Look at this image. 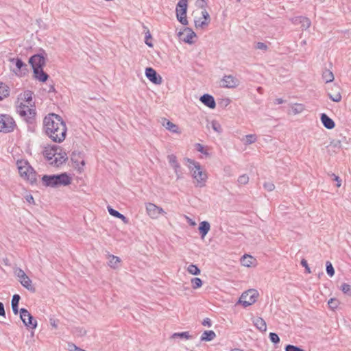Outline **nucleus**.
I'll return each instance as SVG.
<instances>
[{
    "mask_svg": "<svg viewBox=\"0 0 351 351\" xmlns=\"http://www.w3.org/2000/svg\"><path fill=\"white\" fill-rule=\"evenodd\" d=\"M43 128L46 134L54 142H62L66 135L67 128L62 117L55 113L44 118Z\"/></svg>",
    "mask_w": 351,
    "mask_h": 351,
    "instance_id": "nucleus-1",
    "label": "nucleus"
},
{
    "mask_svg": "<svg viewBox=\"0 0 351 351\" xmlns=\"http://www.w3.org/2000/svg\"><path fill=\"white\" fill-rule=\"evenodd\" d=\"M43 184L46 187L58 188L68 186L71 182V178L66 173L44 175L42 178Z\"/></svg>",
    "mask_w": 351,
    "mask_h": 351,
    "instance_id": "nucleus-2",
    "label": "nucleus"
},
{
    "mask_svg": "<svg viewBox=\"0 0 351 351\" xmlns=\"http://www.w3.org/2000/svg\"><path fill=\"white\" fill-rule=\"evenodd\" d=\"M187 162H189V168L191 171L192 177L197 182L196 186L199 187L204 186L207 179V175L206 172L202 171L200 164L189 158L187 159Z\"/></svg>",
    "mask_w": 351,
    "mask_h": 351,
    "instance_id": "nucleus-3",
    "label": "nucleus"
},
{
    "mask_svg": "<svg viewBox=\"0 0 351 351\" xmlns=\"http://www.w3.org/2000/svg\"><path fill=\"white\" fill-rule=\"evenodd\" d=\"M17 167L21 177L29 182L31 184L36 182V173L26 160H18Z\"/></svg>",
    "mask_w": 351,
    "mask_h": 351,
    "instance_id": "nucleus-4",
    "label": "nucleus"
},
{
    "mask_svg": "<svg viewBox=\"0 0 351 351\" xmlns=\"http://www.w3.org/2000/svg\"><path fill=\"white\" fill-rule=\"evenodd\" d=\"M17 112L27 123H34L36 114L34 106L29 108V106L21 103L17 108Z\"/></svg>",
    "mask_w": 351,
    "mask_h": 351,
    "instance_id": "nucleus-5",
    "label": "nucleus"
},
{
    "mask_svg": "<svg viewBox=\"0 0 351 351\" xmlns=\"http://www.w3.org/2000/svg\"><path fill=\"white\" fill-rule=\"evenodd\" d=\"M195 14L194 23L196 29H204L208 26L210 22V17L209 13L206 9H204L200 12V16H197V12H195Z\"/></svg>",
    "mask_w": 351,
    "mask_h": 351,
    "instance_id": "nucleus-6",
    "label": "nucleus"
},
{
    "mask_svg": "<svg viewBox=\"0 0 351 351\" xmlns=\"http://www.w3.org/2000/svg\"><path fill=\"white\" fill-rule=\"evenodd\" d=\"M258 293L255 289H250L244 292L239 300V302L244 307H247L256 302Z\"/></svg>",
    "mask_w": 351,
    "mask_h": 351,
    "instance_id": "nucleus-7",
    "label": "nucleus"
},
{
    "mask_svg": "<svg viewBox=\"0 0 351 351\" xmlns=\"http://www.w3.org/2000/svg\"><path fill=\"white\" fill-rule=\"evenodd\" d=\"M16 126V124L11 116L3 114L2 120L0 123V132H12L14 131Z\"/></svg>",
    "mask_w": 351,
    "mask_h": 351,
    "instance_id": "nucleus-8",
    "label": "nucleus"
},
{
    "mask_svg": "<svg viewBox=\"0 0 351 351\" xmlns=\"http://www.w3.org/2000/svg\"><path fill=\"white\" fill-rule=\"evenodd\" d=\"M20 317L24 325L28 328L35 329L36 328L37 321L26 308H21Z\"/></svg>",
    "mask_w": 351,
    "mask_h": 351,
    "instance_id": "nucleus-9",
    "label": "nucleus"
},
{
    "mask_svg": "<svg viewBox=\"0 0 351 351\" xmlns=\"http://www.w3.org/2000/svg\"><path fill=\"white\" fill-rule=\"evenodd\" d=\"M45 52L43 50V53H37L32 56L29 60V63L31 64L33 71L43 69L45 65Z\"/></svg>",
    "mask_w": 351,
    "mask_h": 351,
    "instance_id": "nucleus-10",
    "label": "nucleus"
},
{
    "mask_svg": "<svg viewBox=\"0 0 351 351\" xmlns=\"http://www.w3.org/2000/svg\"><path fill=\"white\" fill-rule=\"evenodd\" d=\"M341 91V87L337 84H333L327 88L328 96L335 102L341 101L342 98Z\"/></svg>",
    "mask_w": 351,
    "mask_h": 351,
    "instance_id": "nucleus-11",
    "label": "nucleus"
},
{
    "mask_svg": "<svg viewBox=\"0 0 351 351\" xmlns=\"http://www.w3.org/2000/svg\"><path fill=\"white\" fill-rule=\"evenodd\" d=\"M17 276L19 278V281H20L21 284L25 288H26L27 290H29L32 292L36 291L35 287L32 285V280L26 275V274L25 273V271L23 269H18Z\"/></svg>",
    "mask_w": 351,
    "mask_h": 351,
    "instance_id": "nucleus-12",
    "label": "nucleus"
},
{
    "mask_svg": "<svg viewBox=\"0 0 351 351\" xmlns=\"http://www.w3.org/2000/svg\"><path fill=\"white\" fill-rule=\"evenodd\" d=\"M146 210L147 215L152 219H158L160 215L165 213L162 208L157 206L153 203H147L146 204Z\"/></svg>",
    "mask_w": 351,
    "mask_h": 351,
    "instance_id": "nucleus-13",
    "label": "nucleus"
},
{
    "mask_svg": "<svg viewBox=\"0 0 351 351\" xmlns=\"http://www.w3.org/2000/svg\"><path fill=\"white\" fill-rule=\"evenodd\" d=\"M145 76L149 81L157 85L160 84L162 82L161 76L152 67L146 68Z\"/></svg>",
    "mask_w": 351,
    "mask_h": 351,
    "instance_id": "nucleus-14",
    "label": "nucleus"
},
{
    "mask_svg": "<svg viewBox=\"0 0 351 351\" xmlns=\"http://www.w3.org/2000/svg\"><path fill=\"white\" fill-rule=\"evenodd\" d=\"M10 61L15 64L16 67V70H14V72L17 75H24L27 71V64H25L21 59L20 58H12Z\"/></svg>",
    "mask_w": 351,
    "mask_h": 351,
    "instance_id": "nucleus-15",
    "label": "nucleus"
},
{
    "mask_svg": "<svg viewBox=\"0 0 351 351\" xmlns=\"http://www.w3.org/2000/svg\"><path fill=\"white\" fill-rule=\"evenodd\" d=\"M58 151H61V147L57 145H53L51 147L45 148L43 154L48 161H51L57 156Z\"/></svg>",
    "mask_w": 351,
    "mask_h": 351,
    "instance_id": "nucleus-16",
    "label": "nucleus"
},
{
    "mask_svg": "<svg viewBox=\"0 0 351 351\" xmlns=\"http://www.w3.org/2000/svg\"><path fill=\"white\" fill-rule=\"evenodd\" d=\"M222 86L226 88H234L238 85V80L232 75H225L222 79Z\"/></svg>",
    "mask_w": 351,
    "mask_h": 351,
    "instance_id": "nucleus-17",
    "label": "nucleus"
},
{
    "mask_svg": "<svg viewBox=\"0 0 351 351\" xmlns=\"http://www.w3.org/2000/svg\"><path fill=\"white\" fill-rule=\"evenodd\" d=\"M67 159V154L65 152H62V150L58 151L57 156H56L55 158L50 162V164L58 167L65 162Z\"/></svg>",
    "mask_w": 351,
    "mask_h": 351,
    "instance_id": "nucleus-18",
    "label": "nucleus"
},
{
    "mask_svg": "<svg viewBox=\"0 0 351 351\" xmlns=\"http://www.w3.org/2000/svg\"><path fill=\"white\" fill-rule=\"evenodd\" d=\"M200 101L208 108L213 109L216 106L214 97L208 94H204L200 97Z\"/></svg>",
    "mask_w": 351,
    "mask_h": 351,
    "instance_id": "nucleus-19",
    "label": "nucleus"
},
{
    "mask_svg": "<svg viewBox=\"0 0 351 351\" xmlns=\"http://www.w3.org/2000/svg\"><path fill=\"white\" fill-rule=\"evenodd\" d=\"M320 119L323 125L326 128L331 130L335 128V123L334 121L332 119H330L327 114L322 113L321 114Z\"/></svg>",
    "mask_w": 351,
    "mask_h": 351,
    "instance_id": "nucleus-20",
    "label": "nucleus"
},
{
    "mask_svg": "<svg viewBox=\"0 0 351 351\" xmlns=\"http://www.w3.org/2000/svg\"><path fill=\"white\" fill-rule=\"evenodd\" d=\"M252 322L256 328L261 332H265L267 330L266 322L262 317H255L253 319Z\"/></svg>",
    "mask_w": 351,
    "mask_h": 351,
    "instance_id": "nucleus-21",
    "label": "nucleus"
},
{
    "mask_svg": "<svg viewBox=\"0 0 351 351\" xmlns=\"http://www.w3.org/2000/svg\"><path fill=\"white\" fill-rule=\"evenodd\" d=\"M210 228V223L206 221H202L199 223L198 229L202 239H204L205 237V236L209 232Z\"/></svg>",
    "mask_w": 351,
    "mask_h": 351,
    "instance_id": "nucleus-22",
    "label": "nucleus"
},
{
    "mask_svg": "<svg viewBox=\"0 0 351 351\" xmlns=\"http://www.w3.org/2000/svg\"><path fill=\"white\" fill-rule=\"evenodd\" d=\"M161 123L168 130H169L172 132H174V133L178 132V125H176L173 123L171 122L168 119H167L165 118L162 119Z\"/></svg>",
    "mask_w": 351,
    "mask_h": 351,
    "instance_id": "nucleus-23",
    "label": "nucleus"
},
{
    "mask_svg": "<svg viewBox=\"0 0 351 351\" xmlns=\"http://www.w3.org/2000/svg\"><path fill=\"white\" fill-rule=\"evenodd\" d=\"M34 77L40 82H45L47 80L49 75L44 72L43 68L34 71Z\"/></svg>",
    "mask_w": 351,
    "mask_h": 351,
    "instance_id": "nucleus-24",
    "label": "nucleus"
},
{
    "mask_svg": "<svg viewBox=\"0 0 351 351\" xmlns=\"http://www.w3.org/2000/svg\"><path fill=\"white\" fill-rule=\"evenodd\" d=\"M186 11L187 10H179L178 8H176V15L178 21L184 25L188 24V21L186 19Z\"/></svg>",
    "mask_w": 351,
    "mask_h": 351,
    "instance_id": "nucleus-25",
    "label": "nucleus"
},
{
    "mask_svg": "<svg viewBox=\"0 0 351 351\" xmlns=\"http://www.w3.org/2000/svg\"><path fill=\"white\" fill-rule=\"evenodd\" d=\"M296 23L301 24V26L303 29H306L311 26V21L309 19L305 16H298L295 19Z\"/></svg>",
    "mask_w": 351,
    "mask_h": 351,
    "instance_id": "nucleus-26",
    "label": "nucleus"
},
{
    "mask_svg": "<svg viewBox=\"0 0 351 351\" xmlns=\"http://www.w3.org/2000/svg\"><path fill=\"white\" fill-rule=\"evenodd\" d=\"M20 299H21V297L18 294H14L12 296L11 305H12V311L14 315H17L19 313V303Z\"/></svg>",
    "mask_w": 351,
    "mask_h": 351,
    "instance_id": "nucleus-27",
    "label": "nucleus"
},
{
    "mask_svg": "<svg viewBox=\"0 0 351 351\" xmlns=\"http://www.w3.org/2000/svg\"><path fill=\"white\" fill-rule=\"evenodd\" d=\"M184 32L186 33V37L183 38V40L189 44L193 43V40L192 39L196 37L195 33L189 27L185 28Z\"/></svg>",
    "mask_w": 351,
    "mask_h": 351,
    "instance_id": "nucleus-28",
    "label": "nucleus"
},
{
    "mask_svg": "<svg viewBox=\"0 0 351 351\" xmlns=\"http://www.w3.org/2000/svg\"><path fill=\"white\" fill-rule=\"evenodd\" d=\"M216 335L213 330H206L201 336V341H210L215 339Z\"/></svg>",
    "mask_w": 351,
    "mask_h": 351,
    "instance_id": "nucleus-29",
    "label": "nucleus"
},
{
    "mask_svg": "<svg viewBox=\"0 0 351 351\" xmlns=\"http://www.w3.org/2000/svg\"><path fill=\"white\" fill-rule=\"evenodd\" d=\"M322 79L326 82H332L334 80V75L332 71L325 69L322 73Z\"/></svg>",
    "mask_w": 351,
    "mask_h": 351,
    "instance_id": "nucleus-30",
    "label": "nucleus"
},
{
    "mask_svg": "<svg viewBox=\"0 0 351 351\" xmlns=\"http://www.w3.org/2000/svg\"><path fill=\"white\" fill-rule=\"evenodd\" d=\"M254 258L250 255H244L241 259L242 265L245 267H250L253 263Z\"/></svg>",
    "mask_w": 351,
    "mask_h": 351,
    "instance_id": "nucleus-31",
    "label": "nucleus"
},
{
    "mask_svg": "<svg viewBox=\"0 0 351 351\" xmlns=\"http://www.w3.org/2000/svg\"><path fill=\"white\" fill-rule=\"evenodd\" d=\"M9 88L7 85L0 82V100L9 95Z\"/></svg>",
    "mask_w": 351,
    "mask_h": 351,
    "instance_id": "nucleus-32",
    "label": "nucleus"
},
{
    "mask_svg": "<svg viewBox=\"0 0 351 351\" xmlns=\"http://www.w3.org/2000/svg\"><path fill=\"white\" fill-rule=\"evenodd\" d=\"M121 259L118 256L110 255L109 257V266L114 269L118 267V264L120 263Z\"/></svg>",
    "mask_w": 351,
    "mask_h": 351,
    "instance_id": "nucleus-33",
    "label": "nucleus"
},
{
    "mask_svg": "<svg viewBox=\"0 0 351 351\" xmlns=\"http://www.w3.org/2000/svg\"><path fill=\"white\" fill-rule=\"evenodd\" d=\"M167 159L169 163L172 167L180 168V165L177 160V158L174 154L168 155Z\"/></svg>",
    "mask_w": 351,
    "mask_h": 351,
    "instance_id": "nucleus-34",
    "label": "nucleus"
},
{
    "mask_svg": "<svg viewBox=\"0 0 351 351\" xmlns=\"http://www.w3.org/2000/svg\"><path fill=\"white\" fill-rule=\"evenodd\" d=\"M172 338H181V339H189L191 337V336L189 335V332H175L171 336Z\"/></svg>",
    "mask_w": 351,
    "mask_h": 351,
    "instance_id": "nucleus-35",
    "label": "nucleus"
},
{
    "mask_svg": "<svg viewBox=\"0 0 351 351\" xmlns=\"http://www.w3.org/2000/svg\"><path fill=\"white\" fill-rule=\"evenodd\" d=\"M187 271L193 275H199L201 271L197 265L191 264L187 268Z\"/></svg>",
    "mask_w": 351,
    "mask_h": 351,
    "instance_id": "nucleus-36",
    "label": "nucleus"
},
{
    "mask_svg": "<svg viewBox=\"0 0 351 351\" xmlns=\"http://www.w3.org/2000/svg\"><path fill=\"white\" fill-rule=\"evenodd\" d=\"M257 138L255 134H247L245 136V144L250 145L256 141Z\"/></svg>",
    "mask_w": 351,
    "mask_h": 351,
    "instance_id": "nucleus-37",
    "label": "nucleus"
},
{
    "mask_svg": "<svg viewBox=\"0 0 351 351\" xmlns=\"http://www.w3.org/2000/svg\"><path fill=\"white\" fill-rule=\"evenodd\" d=\"M192 287L194 289L199 288L202 285V281L199 278H193L191 279Z\"/></svg>",
    "mask_w": 351,
    "mask_h": 351,
    "instance_id": "nucleus-38",
    "label": "nucleus"
},
{
    "mask_svg": "<svg viewBox=\"0 0 351 351\" xmlns=\"http://www.w3.org/2000/svg\"><path fill=\"white\" fill-rule=\"evenodd\" d=\"M293 112L296 114L302 112L304 108L302 104H295L291 107Z\"/></svg>",
    "mask_w": 351,
    "mask_h": 351,
    "instance_id": "nucleus-39",
    "label": "nucleus"
},
{
    "mask_svg": "<svg viewBox=\"0 0 351 351\" xmlns=\"http://www.w3.org/2000/svg\"><path fill=\"white\" fill-rule=\"evenodd\" d=\"M326 272L328 275L330 277L333 276L335 274V269L330 261H327L326 263Z\"/></svg>",
    "mask_w": 351,
    "mask_h": 351,
    "instance_id": "nucleus-40",
    "label": "nucleus"
},
{
    "mask_svg": "<svg viewBox=\"0 0 351 351\" xmlns=\"http://www.w3.org/2000/svg\"><path fill=\"white\" fill-rule=\"evenodd\" d=\"M341 290L343 293L348 295H351V285L346 283H343L341 286Z\"/></svg>",
    "mask_w": 351,
    "mask_h": 351,
    "instance_id": "nucleus-41",
    "label": "nucleus"
},
{
    "mask_svg": "<svg viewBox=\"0 0 351 351\" xmlns=\"http://www.w3.org/2000/svg\"><path fill=\"white\" fill-rule=\"evenodd\" d=\"M238 183L240 185H245L249 182V177L247 174H243L238 178Z\"/></svg>",
    "mask_w": 351,
    "mask_h": 351,
    "instance_id": "nucleus-42",
    "label": "nucleus"
},
{
    "mask_svg": "<svg viewBox=\"0 0 351 351\" xmlns=\"http://www.w3.org/2000/svg\"><path fill=\"white\" fill-rule=\"evenodd\" d=\"M23 99L28 103V104H31V102L32 101V92L27 90L25 91L23 94Z\"/></svg>",
    "mask_w": 351,
    "mask_h": 351,
    "instance_id": "nucleus-43",
    "label": "nucleus"
},
{
    "mask_svg": "<svg viewBox=\"0 0 351 351\" xmlns=\"http://www.w3.org/2000/svg\"><path fill=\"white\" fill-rule=\"evenodd\" d=\"M187 1L188 0H180L177 4L176 8L179 10H187Z\"/></svg>",
    "mask_w": 351,
    "mask_h": 351,
    "instance_id": "nucleus-44",
    "label": "nucleus"
},
{
    "mask_svg": "<svg viewBox=\"0 0 351 351\" xmlns=\"http://www.w3.org/2000/svg\"><path fill=\"white\" fill-rule=\"evenodd\" d=\"M329 146L335 149H340L341 147V141L333 140L330 142Z\"/></svg>",
    "mask_w": 351,
    "mask_h": 351,
    "instance_id": "nucleus-45",
    "label": "nucleus"
},
{
    "mask_svg": "<svg viewBox=\"0 0 351 351\" xmlns=\"http://www.w3.org/2000/svg\"><path fill=\"white\" fill-rule=\"evenodd\" d=\"M263 187L267 191H273L275 189V185L272 182H265L263 184Z\"/></svg>",
    "mask_w": 351,
    "mask_h": 351,
    "instance_id": "nucleus-46",
    "label": "nucleus"
},
{
    "mask_svg": "<svg viewBox=\"0 0 351 351\" xmlns=\"http://www.w3.org/2000/svg\"><path fill=\"white\" fill-rule=\"evenodd\" d=\"M285 350V351H305L304 350H303L298 346L291 345V344L286 346Z\"/></svg>",
    "mask_w": 351,
    "mask_h": 351,
    "instance_id": "nucleus-47",
    "label": "nucleus"
},
{
    "mask_svg": "<svg viewBox=\"0 0 351 351\" xmlns=\"http://www.w3.org/2000/svg\"><path fill=\"white\" fill-rule=\"evenodd\" d=\"M269 339L271 342L274 343H278L280 342V337L275 332H270L269 333Z\"/></svg>",
    "mask_w": 351,
    "mask_h": 351,
    "instance_id": "nucleus-48",
    "label": "nucleus"
},
{
    "mask_svg": "<svg viewBox=\"0 0 351 351\" xmlns=\"http://www.w3.org/2000/svg\"><path fill=\"white\" fill-rule=\"evenodd\" d=\"M49 323L52 328H53L54 329H57L58 327L59 320L54 317H50Z\"/></svg>",
    "mask_w": 351,
    "mask_h": 351,
    "instance_id": "nucleus-49",
    "label": "nucleus"
},
{
    "mask_svg": "<svg viewBox=\"0 0 351 351\" xmlns=\"http://www.w3.org/2000/svg\"><path fill=\"white\" fill-rule=\"evenodd\" d=\"M195 6L202 9L203 10L204 9H206V2L205 0H197L195 2Z\"/></svg>",
    "mask_w": 351,
    "mask_h": 351,
    "instance_id": "nucleus-50",
    "label": "nucleus"
},
{
    "mask_svg": "<svg viewBox=\"0 0 351 351\" xmlns=\"http://www.w3.org/2000/svg\"><path fill=\"white\" fill-rule=\"evenodd\" d=\"M212 128L213 129L217 132H221V125L220 124L216 121H212Z\"/></svg>",
    "mask_w": 351,
    "mask_h": 351,
    "instance_id": "nucleus-51",
    "label": "nucleus"
},
{
    "mask_svg": "<svg viewBox=\"0 0 351 351\" xmlns=\"http://www.w3.org/2000/svg\"><path fill=\"white\" fill-rule=\"evenodd\" d=\"M328 306H330V308H332V309H335L337 307V305H338V301L335 299H332L331 298L328 302Z\"/></svg>",
    "mask_w": 351,
    "mask_h": 351,
    "instance_id": "nucleus-52",
    "label": "nucleus"
},
{
    "mask_svg": "<svg viewBox=\"0 0 351 351\" xmlns=\"http://www.w3.org/2000/svg\"><path fill=\"white\" fill-rule=\"evenodd\" d=\"M329 176H330L332 178H333V180L337 182V184H336L337 186V187H340L341 185V178L339 176H337L335 174H334V173L329 174Z\"/></svg>",
    "mask_w": 351,
    "mask_h": 351,
    "instance_id": "nucleus-53",
    "label": "nucleus"
},
{
    "mask_svg": "<svg viewBox=\"0 0 351 351\" xmlns=\"http://www.w3.org/2000/svg\"><path fill=\"white\" fill-rule=\"evenodd\" d=\"M108 210L110 215L114 217H117V216H119L120 213L119 211L113 209L110 206H108Z\"/></svg>",
    "mask_w": 351,
    "mask_h": 351,
    "instance_id": "nucleus-54",
    "label": "nucleus"
},
{
    "mask_svg": "<svg viewBox=\"0 0 351 351\" xmlns=\"http://www.w3.org/2000/svg\"><path fill=\"white\" fill-rule=\"evenodd\" d=\"M256 48L263 51H266L267 49V46L264 43L258 42L256 45Z\"/></svg>",
    "mask_w": 351,
    "mask_h": 351,
    "instance_id": "nucleus-55",
    "label": "nucleus"
},
{
    "mask_svg": "<svg viewBox=\"0 0 351 351\" xmlns=\"http://www.w3.org/2000/svg\"><path fill=\"white\" fill-rule=\"evenodd\" d=\"M151 38H152V36H151L149 32L147 31V32L146 33V35H145V43L149 47H153V44L152 43L149 42V39H151Z\"/></svg>",
    "mask_w": 351,
    "mask_h": 351,
    "instance_id": "nucleus-56",
    "label": "nucleus"
},
{
    "mask_svg": "<svg viewBox=\"0 0 351 351\" xmlns=\"http://www.w3.org/2000/svg\"><path fill=\"white\" fill-rule=\"evenodd\" d=\"M301 265L305 267L306 271L308 273H311V270H310V268L308 267V263H307V261L305 260V259H302V261H301Z\"/></svg>",
    "mask_w": 351,
    "mask_h": 351,
    "instance_id": "nucleus-57",
    "label": "nucleus"
},
{
    "mask_svg": "<svg viewBox=\"0 0 351 351\" xmlns=\"http://www.w3.org/2000/svg\"><path fill=\"white\" fill-rule=\"evenodd\" d=\"M202 325L203 326H207L208 327H210L211 326V320L209 319V318H205L203 322H202Z\"/></svg>",
    "mask_w": 351,
    "mask_h": 351,
    "instance_id": "nucleus-58",
    "label": "nucleus"
},
{
    "mask_svg": "<svg viewBox=\"0 0 351 351\" xmlns=\"http://www.w3.org/2000/svg\"><path fill=\"white\" fill-rule=\"evenodd\" d=\"M25 199L29 204H34V197H33V196L32 195H27L25 196Z\"/></svg>",
    "mask_w": 351,
    "mask_h": 351,
    "instance_id": "nucleus-59",
    "label": "nucleus"
},
{
    "mask_svg": "<svg viewBox=\"0 0 351 351\" xmlns=\"http://www.w3.org/2000/svg\"><path fill=\"white\" fill-rule=\"evenodd\" d=\"M173 169H174V171L176 174V176H177V179H180L181 178V171H180V168H177V167H173Z\"/></svg>",
    "mask_w": 351,
    "mask_h": 351,
    "instance_id": "nucleus-60",
    "label": "nucleus"
},
{
    "mask_svg": "<svg viewBox=\"0 0 351 351\" xmlns=\"http://www.w3.org/2000/svg\"><path fill=\"white\" fill-rule=\"evenodd\" d=\"M5 309H4V305L2 302H0V316L5 317Z\"/></svg>",
    "mask_w": 351,
    "mask_h": 351,
    "instance_id": "nucleus-61",
    "label": "nucleus"
},
{
    "mask_svg": "<svg viewBox=\"0 0 351 351\" xmlns=\"http://www.w3.org/2000/svg\"><path fill=\"white\" fill-rule=\"evenodd\" d=\"M117 218L121 219L125 223H128V219L121 213H119V216H117Z\"/></svg>",
    "mask_w": 351,
    "mask_h": 351,
    "instance_id": "nucleus-62",
    "label": "nucleus"
},
{
    "mask_svg": "<svg viewBox=\"0 0 351 351\" xmlns=\"http://www.w3.org/2000/svg\"><path fill=\"white\" fill-rule=\"evenodd\" d=\"M196 149L198 152H199L201 153H204V147L202 145L197 143L196 145Z\"/></svg>",
    "mask_w": 351,
    "mask_h": 351,
    "instance_id": "nucleus-63",
    "label": "nucleus"
},
{
    "mask_svg": "<svg viewBox=\"0 0 351 351\" xmlns=\"http://www.w3.org/2000/svg\"><path fill=\"white\" fill-rule=\"evenodd\" d=\"M76 156H77V154H75V152H73L72 155H71V160L73 162L76 163V165L78 166L79 165V162L75 158Z\"/></svg>",
    "mask_w": 351,
    "mask_h": 351,
    "instance_id": "nucleus-64",
    "label": "nucleus"
}]
</instances>
